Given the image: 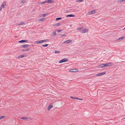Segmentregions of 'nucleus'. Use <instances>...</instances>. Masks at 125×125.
I'll use <instances>...</instances> for the list:
<instances>
[{
  "label": "nucleus",
  "instance_id": "412c9836",
  "mask_svg": "<svg viewBox=\"0 0 125 125\" xmlns=\"http://www.w3.org/2000/svg\"><path fill=\"white\" fill-rule=\"evenodd\" d=\"M30 48H28L27 49H23L21 50L23 52V51H29L30 50Z\"/></svg>",
  "mask_w": 125,
  "mask_h": 125
},
{
  "label": "nucleus",
  "instance_id": "aec40b11",
  "mask_svg": "<svg viewBox=\"0 0 125 125\" xmlns=\"http://www.w3.org/2000/svg\"><path fill=\"white\" fill-rule=\"evenodd\" d=\"M61 24V23H59L57 24H53V26H59V25H60Z\"/></svg>",
  "mask_w": 125,
  "mask_h": 125
},
{
  "label": "nucleus",
  "instance_id": "ea45409f",
  "mask_svg": "<svg viewBox=\"0 0 125 125\" xmlns=\"http://www.w3.org/2000/svg\"><path fill=\"white\" fill-rule=\"evenodd\" d=\"M123 119H125V117H124L123 118Z\"/></svg>",
  "mask_w": 125,
  "mask_h": 125
},
{
  "label": "nucleus",
  "instance_id": "a19ab883",
  "mask_svg": "<svg viewBox=\"0 0 125 125\" xmlns=\"http://www.w3.org/2000/svg\"><path fill=\"white\" fill-rule=\"evenodd\" d=\"M123 30H125V27L124 29Z\"/></svg>",
  "mask_w": 125,
  "mask_h": 125
},
{
  "label": "nucleus",
  "instance_id": "a878e982",
  "mask_svg": "<svg viewBox=\"0 0 125 125\" xmlns=\"http://www.w3.org/2000/svg\"><path fill=\"white\" fill-rule=\"evenodd\" d=\"M49 40L48 39H46V40H42V42H46L47 41H49Z\"/></svg>",
  "mask_w": 125,
  "mask_h": 125
},
{
  "label": "nucleus",
  "instance_id": "ddd939ff",
  "mask_svg": "<svg viewBox=\"0 0 125 125\" xmlns=\"http://www.w3.org/2000/svg\"><path fill=\"white\" fill-rule=\"evenodd\" d=\"M49 13H45L42 14L41 15L40 17H45L46 16H47Z\"/></svg>",
  "mask_w": 125,
  "mask_h": 125
},
{
  "label": "nucleus",
  "instance_id": "4c0bfd02",
  "mask_svg": "<svg viewBox=\"0 0 125 125\" xmlns=\"http://www.w3.org/2000/svg\"><path fill=\"white\" fill-rule=\"evenodd\" d=\"M78 99H77V100H82L83 99H81V98H78Z\"/></svg>",
  "mask_w": 125,
  "mask_h": 125
},
{
  "label": "nucleus",
  "instance_id": "7ed1b4c3",
  "mask_svg": "<svg viewBox=\"0 0 125 125\" xmlns=\"http://www.w3.org/2000/svg\"><path fill=\"white\" fill-rule=\"evenodd\" d=\"M53 103H51L50 105L48 106L47 108V110H50L51 108L53 107Z\"/></svg>",
  "mask_w": 125,
  "mask_h": 125
},
{
  "label": "nucleus",
  "instance_id": "2f4dec72",
  "mask_svg": "<svg viewBox=\"0 0 125 125\" xmlns=\"http://www.w3.org/2000/svg\"><path fill=\"white\" fill-rule=\"evenodd\" d=\"M5 117V116H0V120L3 118Z\"/></svg>",
  "mask_w": 125,
  "mask_h": 125
},
{
  "label": "nucleus",
  "instance_id": "6ab92c4d",
  "mask_svg": "<svg viewBox=\"0 0 125 125\" xmlns=\"http://www.w3.org/2000/svg\"><path fill=\"white\" fill-rule=\"evenodd\" d=\"M88 31V30L86 29H84L82 30V33H84L87 32Z\"/></svg>",
  "mask_w": 125,
  "mask_h": 125
},
{
  "label": "nucleus",
  "instance_id": "58836bf2",
  "mask_svg": "<svg viewBox=\"0 0 125 125\" xmlns=\"http://www.w3.org/2000/svg\"><path fill=\"white\" fill-rule=\"evenodd\" d=\"M21 25V23H20V24L19 23V24H18V25H19V26L20 25Z\"/></svg>",
  "mask_w": 125,
  "mask_h": 125
},
{
  "label": "nucleus",
  "instance_id": "9d476101",
  "mask_svg": "<svg viewBox=\"0 0 125 125\" xmlns=\"http://www.w3.org/2000/svg\"><path fill=\"white\" fill-rule=\"evenodd\" d=\"M28 41V40H22L18 42L19 43H24L27 42Z\"/></svg>",
  "mask_w": 125,
  "mask_h": 125
},
{
  "label": "nucleus",
  "instance_id": "9b49d317",
  "mask_svg": "<svg viewBox=\"0 0 125 125\" xmlns=\"http://www.w3.org/2000/svg\"><path fill=\"white\" fill-rule=\"evenodd\" d=\"M72 41V40H67L65 41V42H64V43L68 44Z\"/></svg>",
  "mask_w": 125,
  "mask_h": 125
},
{
  "label": "nucleus",
  "instance_id": "e433bc0d",
  "mask_svg": "<svg viewBox=\"0 0 125 125\" xmlns=\"http://www.w3.org/2000/svg\"><path fill=\"white\" fill-rule=\"evenodd\" d=\"M66 36L65 34H61V37H62V36Z\"/></svg>",
  "mask_w": 125,
  "mask_h": 125
},
{
  "label": "nucleus",
  "instance_id": "f704fd0d",
  "mask_svg": "<svg viewBox=\"0 0 125 125\" xmlns=\"http://www.w3.org/2000/svg\"><path fill=\"white\" fill-rule=\"evenodd\" d=\"M25 22L23 21H22L21 22V24H23Z\"/></svg>",
  "mask_w": 125,
  "mask_h": 125
},
{
  "label": "nucleus",
  "instance_id": "473e14b6",
  "mask_svg": "<svg viewBox=\"0 0 125 125\" xmlns=\"http://www.w3.org/2000/svg\"><path fill=\"white\" fill-rule=\"evenodd\" d=\"M82 27H79L77 28V29L79 30H81L82 29Z\"/></svg>",
  "mask_w": 125,
  "mask_h": 125
},
{
  "label": "nucleus",
  "instance_id": "7c9ffc66",
  "mask_svg": "<svg viewBox=\"0 0 125 125\" xmlns=\"http://www.w3.org/2000/svg\"><path fill=\"white\" fill-rule=\"evenodd\" d=\"M83 0H77L76 2H82L83 1Z\"/></svg>",
  "mask_w": 125,
  "mask_h": 125
},
{
  "label": "nucleus",
  "instance_id": "b1692460",
  "mask_svg": "<svg viewBox=\"0 0 125 125\" xmlns=\"http://www.w3.org/2000/svg\"><path fill=\"white\" fill-rule=\"evenodd\" d=\"M62 18L61 17L57 18L55 20L56 21H58L59 20L62 19Z\"/></svg>",
  "mask_w": 125,
  "mask_h": 125
},
{
  "label": "nucleus",
  "instance_id": "4be33fe9",
  "mask_svg": "<svg viewBox=\"0 0 125 125\" xmlns=\"http://www.w3.org/2000/svg\"><path fill=\"white\" fill-rule=\"evenodd\" d=\"M56 31H53L52 32V36H55L56 35Z\"/></svg>",
  "mask_w": 125,
  "mask_h": 125
},
{
  "label": "nucleus",
  "instance_id": "20e7f679",
  "mask_svg": "<svg viewBox=\"0 0 125 125\" xmlns=\"http://www.w3.org/2000/svg\"><path fill=\"white\" fill-rule=\"evenodd\" d=\"M21 119H25V120H28L29 121L30 120H31V118L30 117H22Z\"/></svg>",
  "mask_w": 125,
  "mask_h": 125
},
{
  "label": "nucleus",
  "instance_id": "f8f14e48",
  "mask_svg": "<svg viewBox=\"0 0 125 125\" xmlns=\"http://www.w3.org/2000/svg\"><path fill=\"white\" fill-rule=\"evenodd\" d=\"M26 56V55H25L23 54L22 55H21L19 56H18L17 57V58H22L23 57H25Z\"/></svg>",
  "mask_w": 125,
  "mask_h": 125
},
{
  "label": "nucleus",
  "instance_id": "39448f33",
  "mask_svg": "<svg viewBox=\"0 0 125 125\" xmlns=\"http://www.w3.org/2000/svg\"><path fill=\"white\" fill-rule=\"evenodd\" d=\"M30 46L29 44H26L22 45L21 46V47L22 48H27Z\"/></svg>",
  "mask_w": 125,
  "mask_h": 125
},
{
  "label": "nucleus",
  "instance_id": "f257e3e1",
  "mask_svg": "<svg viewBox=\"0 0 125 125\" xmlns=\"http://www.w3.org/2000/svg\"><path fill=\"white\" fill-rule=\"evenodd\" d=\"M68 60V59L67 58H64L61 60H60L59 62V63H62L63 62H65L67 61Z\"/></svg>",
  "mask_w": 125,
  "mask_h": 125
},
{
  "label": "nucleus",
  "instance_id": "c9c22d12",
  "mask_svg": "<svg viewBox=\"0 0 125 125\" xmlns=\"http://www.w3.org/2000/svg\"><path fill=\"white\" fill-rule=\"evenodd\" d=\"M62 31V30H58L56 31H57L59 32H60Z\"/></svg>",
  "mask_w": 125,
  "mask_h": 125
},
{
  "label": "nucleus",
  "instance_id": "f03ea898",
  "mask_svg": "<svg viewBox=\"0 0 125 125\" xmlns=\"http://www.w3.org/2000/svg\"><path fill=\"white\" fill-rule=\"evenodd\" d=\"M96 12V10H94L91 11H90L88 12V14L90 15L95 13Z\"/></svg>",
  "mask_w": 125,
  "mask_h": 125
},
{
  "label": "nucleus",
  "instance_id": "0eeeda50",
  "mask_svg": "<svg viewBox=\"0 0 125 125\" xmlns=\"http://www.w3.org/2000/svg\"><path fill=\"white\" fill-rule=\"evenodd\" d=\"M78 70L76 69H70L69 70V71L71 72H76L78 71Z\"/></svg>",
  "mask_w": 125,
  "mask_h": 125
},
{
  "label": "nucleus",
  "instance_id": "2eb2a0df",
  "mask_svg": "<svg viewBox=\"0 0 125 125\" xmlns=\"http://www.w3.org/2000/svg\"><path fill=\"white\" fill-rule=\"evenodd\" d=\"M46 1V3H52L53 1V0H47Z\"/></svg>",
  "mask_w": 125,
  "mask_h": 125
},
{
  "label": "nucleus",
  "instance_id": "cd10ccee",
  "mask_svg": "<svg viewBox=\"0 0 125 125\" xmlns=\"http://www.w3.org/2000/svg\"><path fill=\"white\" fill-rule=\"evenodd\" d=\"M54 52L55 53H58L60 52L56 50L54 51Z\"/></svg>",
  "mask_w": 125,
  "mask_h": 125
},
{
  "label": "nucleus",
  "instance_id": "72a5a7b5",
  "mask_svg": "<svg viewBox=\"0 0 125 125\" xmlns=\"http://www.w3.org/2000/svg\"><path fill=\"white\" fill-rule=\"evenodd\" d=\"M26 2V1L25 0H22L21 1V3H25Z\"/></svg>",
  "mask_w": 125,
  "mask_h": 125
},
{
  "label": "nucleus",
  "instance_id": "a211bd4d",
  "mask_svg": "<svg viewBox=\"0 0 125 125\" xmlns=\"http://www.w3.org/2000/svg\"><path fill=\"white\" fill-rule=\"evenodd\" d=\"M4 3H5V2H3L1 5V7L2 8V9L5 8V6L6 5V4H4Z\"/></svg>",
  "mask_w": 125,
  "mask_h": 125
},
{
  "label": "nucleus",
  "instance_id": "c85d7f7f",
  "mask_svg": "<svg viewBox=\"0 0 125 125\" xmlns=\"http://www.w3.org/2000/svg\"><path fill=\"white\" fill-rule=\"evenodd\" d=\"M70 98L73 99H78V98L74 97L72 96H71Z\"/></svg>",
  "mask_w": 125,
  "mask_h": 125
},
{
  "label": "nucleus",
  "instance_id": "6e6552de",
  "mask_svg": "<svg viewBox=\"0 0 125 125\" xmlns=\"http://www.w3.org/2000/svg\"><path fill=\"white\" fill-rule=\"evenodd\" d=\"M106 73V72H104L103 73H100L98 74H97L96 75V76H102L104 74H105Z\"/></svg>",
  "mask_w": 125,
  "mask_h": 125
},
{
  "label": "nucleus",
  "instance_id": "423d86ee",
  "mask_svg": "<svg viewBox=\"0 0 125 125\" xmlns=\"http://www.w3.org/2000/svg\"><path fill=\"white\" fill-rule=\"evenodd\" d=\"M107 66L106 63H104L100 65L99 67L100 68H103Z\"/></svg>",
  "mask_w": 125,
  "mask_h": 125
},
{
  "label": "nucleus",
  "instance_id": "393cba45",
  "mask_svg": "<svg viewBox=\"0 0 125 125\" xmlns=\"http://www.w3.org/2000/svg\"><path fill=\"white\" fill-rule=\"evenodd\" d=\"M49 45L48 44H46L44 45H42V47H47Z\"/></svg>",
  "mask_w": 125,
  "mask_h": 125
},
{
  "label": "nucleus",
  "instance_id": "f3484780",
  "mask_svg": "<svg viewBox=\"0 0 125 125\" xmlns=\"http://www.w3.org/2000/svg\"><path fill=\"white\" fill-rule=\"evenodd\" d=\"M46 18H43L40 19L39 20V21H43L46 20Z\"/></svg>",
  "mask_w": 125,
  "mask_h": 125
},
{
  "label": "nucleus",
  "instance_id": "c756f323",
  "mask_svg": "<svg viewBox=\"0 0 125 125\" xmlns=\"http://www.w3.org/2000/svg\"><path fill=\"white\" fill-rule=\"evenodd\" d=\"M46 3V0L44 1L41 2L40 3L41 4H44Z\"/></svg>",
  "mask_w": 125,
  "mask_h": 125
},
{
  "label": "nucleus",
  "instance_id": "bb28decb",
  "mask_svg": "<svg viewBox=\"0 0 125 125\" xmlns=\"http://www.w3.org/2000/svg\"><path fill=\"white\" fill-rule=\"evenodd\" d=\"M124 38V37H121L119 38H118V39L117 41H118L119 40H121L123 39Z\"/></svg>",
  "mask_w": 125,
  "mask_h": 125
},
{
  "label": "nucleus",
  "instance_id": "dca6fc26",
  "mask_svg": "<svg viewBox=\"0 0 125 125\" xmlns=\"http://www.w3.org/2000/svg\"><path fill=\"white\" fill-rule=\"evenodd\" d=\"M75 16V15H73V14H69V15H67L66 16V17H74Z\"/></svg>",
  "mask_w": 125,
  "mask_h": 125
},
{
  "label": "nucleus",
  "instance_id": "5701e85b",
  "mask_svg": "<svg viewBox=\"0 0 125 125\" xmlns=\"http://www.w3.org/2000/svg\"><path fill=\"white\" fill-rule=\"evenodd\" d=\"M117 2L118 3L121 2H125V0H118Z\"/></svg>",
  "mask_w": 125,
  "mask_h": 125
},
{
  "label": "nucleus",
  "instance_id": "4468645a",
  "mask_svg": "<svg viewBox=\"0 0 125 125\" xmlns=\"http://www.w3.org/2000/svg\"><path fill=\"white\" fill-rule=\"evenodd\" d=\"M43 43L42 40H40L35 42V43L36 44L41 43Z\"/></svg>",
  "mask_w": 125,
  "mask_h": 125
},
{
  "label": "nucleus",
  "instance_id": "1a4fd4ad",
  "mask_svg": "<svg viewBox=\"0 0 125 125\" xmlns=\"http://www.w3.org/2000/svg\"><path fill=\"white\" fill-rule=\"evenodd\" d=\"M107 65V67H111L112 65H113L114 64L113 63L109 62L106 63Z\"/></svg>",
  "mask_w": 125,
  "mask_h": 125
}]
</instances>
